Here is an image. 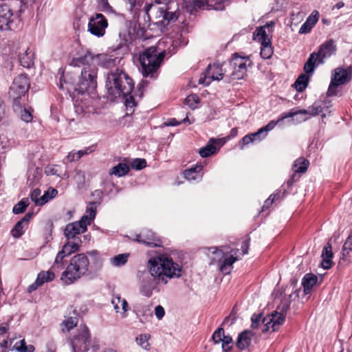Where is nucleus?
Instances as JSON below:
<instances>
[{"mask_svg":"<svg viewBox=\"0 0 352 352\" xmlns=\"http://www.w3.org/2000/svg\"><path fill=\"white\" fill-rule=\"evenodd\" d=\"M148 269L153 280L142 285L144 296L150 297L157 285H166L169 280L181 276L182 267L166 254H160L151 258L148 261Z\"/></svg>","mask_w":352,"mask_h":352,"instance_id":"f257e3e1","label":"nucleus"},{"mask_svg":"<svg viewBox=\"0 0 352 352\" xmlns=\"http://www.w3.org/2000/svg\"><path fill=\"white\" fill-rule=\"evenodd\" d=\"M106 88L108 94L113 98H125V105L127 108L135 106L133 96H131L134 89V82L123 70L116 69L107 74Z\"/></svg>","mask_w":352,"mask_h":352,"instance_id":"f03ea898","label":"nucleus"},{"mask_svg":"<svg viewBox=\"0 0 352 352\" xmlns=\"http://www.w3.org/2000/svg\"><path fill=\"white\" fill-rule=\"evenodd\" d=\"M170 10L168 5L158 1L148 3L143 9L144 21L157 26L166 27L170 23L176 21L178 18L177 11Z\"/></svg>","mask_w":352,"mask_h":352,"instance_id":"7ed1b4c3","label":"nucleus"},{"mask_svg":"<svg viewBox=\"0 0 352 352\" xmlns=\"http://www.w3.org/2000/svg\"><path fill=\"white\" fill-rule=\"evenodd\" d=\"M89 265V259L85 254L74 255L65 270L61 272V281L66 285L74 283L87 273Z\"/></svg>","mask_w":352,"mask_h":352,"instance_id":"20e7f679","label":"nucleus"},{"mask_svg":"<svg viewBox=\"0 0 352 352\" xmlns=\"http://www.w3.org/2000/svg\"><path fill=\"white\" fill-rule=\"evenodd\" d=\"M164 58V52H158L155 47L144 50L139 56L140 70L144 78L155 79Z\"/></svg>","mask_w":352,"mask_h":352,"instance_id":"39448f33","label":"nucleus"},{"mask_svg":"<svg viewBox=\"0 0 352 352\" xmlns=\"http://www.w3.org/2000/svg\"><path fill=\"white\" fill-rule=\"evenodd\" d=\"M81 76L75 91L78 94L92 92L97 87L98 68L91 65H82Z\"/></svg>","mask_w":352,"mask_h":352,"instance_id":"423d86ee","label":"nucleus"},{"mask_svg":"<svg viewBox=\"0 0 352 352\" xmlns=\"http://www.w3.org/2000/svg\"><path fill=\"white\" fill-rule=\"evenodd\" d=\"M91 65L94 67L100 65L103 67H109L114 64V60L106 54H92L90 52L79 57L73 58L70 65L74 67H81L82 65Z\"/></svg>","mask_w":352,"mask_h":352,"instance_id":"0eeeda50","label":"nucleus"},{"mask_svg":"<svg viewBox=\"0 0 352 352\" xmlns=\"http://www.w3.org/2000/svg\"><path fill=\"white\" fill-rule=\"evenodd\" d=\"M252 64L248 56H240L234 53L230 60L228 65L232 70L230 76L235 80L243 79L247 74V66Z\"/></svg>","mask_w":352,"mask_h":352,"instance_id":"6e6552de","label":"nucleus"},{"mask_svg":"<svg viewBox=\"0 0 352 352\" xmlns=\"http://www.w3.org/2000/svg\"><path fill=\"white\" fill-rule=\"evenodd\" d=\"M30 81L25 74H20L14 78L9 89V97L12 100V104L21 102L30 88Z\"/></svg>","mask_w":352,"mask_h":352,"instance_id":"1a4fd4ad","label":"nucleus"},{"mask_svg":"<svg viewBox=\"0 0 352 352\" xmlns=\"http://www.w3.org/2000/svg\"><path fill=\"white\" fill-rule=\"evenodd\" d=\"M289 309L287 304H283L280 308V312L274 311L272 314L265 317L262 322L263 324V332L277 331L285 320V314Z\"/></svg>","mask_w":352,"mask_h":352,"instance_id":"9d476101","label":"nucleus"},{"mask_svg":"<svg viewBox=\"0 0 352 352\" xmlns=\"http://www.w3.org/2000/svg\"><path fill=\"white\" fill-rule=\"evenodd\" d=\"M352 72L342 67L335 69L331 73V82L327 94L333 96L337 94V87L349 82L351 79Z\"/></svg>","mask_w":352,"mask_h":352,"instance_id":"9b49d317","label":"nucleus"},{"mask_svg":"<svg viewBox=\"0 0 352 352\" xmlns=\"http://www.w3.org/2000/svg\"><path fill=\"white\" fill-rule=\"evenodd\" d=\"M91 344V336L86 325L80 326V333L75 336L72 342L74 352H86Z\"/></svg>","mask_w":352,"mask_h":352,"instance_id":"f8f14e48","label":"nucleus"},{"mask_svg":"<svg viewBox=\"0 0 352 352\" xmlns=\"http://www.w3.org/2000/svg\"><path fill=\"white\" fill-rule=\"evenodd\" d=\"M107 26L108 22L104 16L97 13L89 19L88 31L94 36L102 37L104 35Z\"/></svg>","mask_w":352,"mask_h":352,"instance_id":"ddd939ff","label":"nucleus"},{"mask_svg":"<svg viewBox=\"0 0 352 352\" xmlns=\"http://www.w3.org/2000/svg\"><path fill=\"white\" fill-rule=\"evenodd\" d=\"M226 72H227L226 68L223 69L222 65L219 63H215L212 65H209L206 70L204 77L199 79V83L209 85L212 80L223 79Z\"/></svg>","mask_w":352,"mask_h":352,"instance_id":"4468645a","label":"nucleus"},{"mask_svg":"<svg viewBox=\"0 0 352 352\" xmlns=\"http://www.w3.org/2000/svg\"><path fill=\"white\" fill-rule=\"evenodd\" d=\"M87 220L86 216H82L81 219L73 223H68L64 230L65 236L68 240H76V236L87 231V226L85 223Z\"/></svg>","mask_w":352,"mask_h":352,"instance_id":"2eb2a0df","label":"nucleus"},{"mask_svg":"<svg viewBox=\"0 0 352 352\" xmlns=\"http://www.w3.org/2000/svg\"><path fill=\"white\" fill-rule=\"evenodd\" d=\"M331 106V102L329 100L316 101L310 107V110H291L292 112H296V115L302 114L311 116H316L320 113H324L329 107Z\"/></svg>","mask_w":352,"mask_h":352,"instance_id":"dca6fc26","label":"nucleus"},{"mask_svg":"<svg viewBox=\"0 0 352 352\" xmlns=\"http://www.w3.org/2000/svg\"><path fill=\"white\" fill-rule=\"evenodd\" d=\"M186 4L193 8H201L204 5L217 10H222L228 4L229 0H184Z\"/></svg>","mask_w":352,"mask_h":352,"instance_id":"f3484780","label":"nucleus"},{"mask_svg":"<svg viewBox=\"0 0 352 352\" xmlns=\"http://www.w3.org/2000/svg\"><path fill=\"white\" fill-rule=\"evenodd\" d=\"M135 240L149 247H160L162 242L156 234L151 230H144L135 235Z\"/></svg>","mask_w":352,"mask_h":352,"instance_id":"a211bd4d","label":"nucleus"},{"mask_svg":"<svg viewBox=\"0 0 352 352\" xmlns=\"http://www.w3.org/2000/svg\"><path fill=\"white\" fill-rule=\"evenodd\" d=\"M19 4V0H6L0 2V14L13 22L14 12H16Z\"/></svg>","mask_w":352,"mask_h":352,"instance_id":"6ab92c4d","label":"nucleus"},{"mask_svg":"<svg viewBox=\"0 0 352 352\" xmlns=\"http://www.w3.org/2000/svg\"><path fill=\"white\" fill-rule=\"evenodd\" d=\"M336 51V45L334 43L333 40L330 39L325 43H322L318 49L317 52L318 58H319V63L323 64L324 59L330 57Z\"/></svg>","mask_w":352,"mask_h":352,"instance_id":"aec40b11","label":"nucleus"},{"mask_svg":"<svg viewBox=\"0 0 352 352\" xmlns=\"http://www.w3.org/2000/svg\"><path fill=\"white\" fill-rule=\"evenodd\" d=\"M319 12L318 10H314L311 14L307 17L305 22L302 25L299 30V34H307L309 33L311 29L314 27L319 19Z\"/></svg>","mask_w":352,"mask_h":352,"instance_id":"412c9836","label":"nucleus"},{"mask_svg":"<svg viewBox=\"0 0 352 352\" xmlns=\"http://www.w3.org/2000/svg\"><path fill=\"white\" fill-rule=\"evenodd\" d=\"M23 103L21 102L12 104L14 111L21 117V119L25 122H30L32 120L33 116L32 110L23 107Z\"/></svg>","mask_w":352,"mask_h":352,"instance_id":"4be33fe9","label":"nucleus"},{"mask_svg":"<svg viewBox=\"0 0 352 352\" xmlns=\"http://www.w3.org/2000/svg\"><path fill=\"white\" fill-rule=\"evenodd\" d=\"M253 336L254 333L251 331L245 330L241 332L237 338V347L241 350L247 349L251 344Z\"/></svg>","mask_w":352,"mask_h":352,"instance_id":"5701e85b","label":"nucleus"},{"mask_svg":"<svg viewBox=\"0 0 352 352\" xmlns=\"http://www.w3.org/2000/svg\"><path fill=\"white\" fill-rule=\"evenodd\" d=\"M274 25V22H270V23H267L266 25L256 28L254 33V39L258 41L261 44L270 43L271 41V38L267 34L266 28H269L270 26L272 27Z\"/></svg>","mask_w":352,"mask_h":352,"instance_id":"b1692460","label":"nucleus"},{"mask_svg":"<svg viewBox=\"0 0 352 352\" xmlns=\"http://www.w3.org/2000/svg\"><path fill=\"white\" fill-rule=\"evenodd\" d=\"M111 303L116 312H121L122 317H126V312L128 311V302L124 298H122L120 296H113L111 299Z\"/></svg>","mask_w":352,"mask_h":352,"instance_id":"393cba45","label":"nucleus"},{"mask_svg":"<svg viewBox=\"0 0 352 352\" xmlns=\"http://www.w3.org/2000/svg\"><path fill=\"white\" fill-rule=\"evenodd\" d=\"M322 266L324 269L328 270L333 265L332 258L333 252L332 247L330 243H327V245L323 248L322 252Z\"/></svg>","mask_w":352,"mask_h":352,"instance_id":"a878e982","label":"nucleus"},{"mask_svg":"<svg viewBox=\"0 0 352 352\" xmlns=\"http://www.w3.org/2000/svg\"><path fill=\"white\" fill-rule=\"evenodd\" d=\"M318 281V276L314 274L308 273L306 274L302 280V285L303 286L304 292L305 294L310 293L313 287L316 284Z\"/></svg>","mask_w":352,"mask_h":352,"instance_id":"bb28decb","label":"nucleus"},{"mask_svg":"<svg viewBox=\"0 0 352 352\" xmlns=\"http://www.w3.org/2000/svg\"><path fill=\"white\" fill-rule=\"evenodd\" d=\"M202 170V166H196L195 167H192L184 171V177L188 181L200 179L203 175Z\"/></svg>","mask_w":352,"mask_h":352,"instance_id":"cd10ccee","label":"nucleus"},{"mask_svg":"<svg viewBox=\"0 0 352 352\" xmlns=\"http://www.w3.org/2000/svg\"><path fill=\"white\" fill-rule=\"evenodd\" d=\"M220 140H215L214 138H211L209 142L204 147L201 148L199 150V153L202 157H207L214 154L217 148L214 145V144L220 143Z\"/></svg>","mask_w":352,"mask_h":352,"instance_id":"c85d7f7f","label":"nucleus"},{"mask_svg":"<svg viewBox=\"0 0 352 352\" xmlns=\"http://www.w3.org/2000/svg\"><path fill=\"white\" fill-rule=\"evenodd\" d=\"M342 258L348 262H352V233L347 237L342 246Z\"/></svg>","mask_w":352,"mask_h":352,"instance_id":"c756f323","label":"nucleus"},{"mask_svg":"<svg viewBox=\"0 0 352 352\" xmlns=\"http://www.w3.org/2000/svg\"><path fill=\"white\" fill-rule=\"evenodd\" d=\"M318 54L311 53L304 65V71L306 74H312L316 66L320 65Z\"/></svg>","mask_w":352,"mask_h":352,"instance_id":"7c9ffc66","label":"nucleus"},{"mask_svg":"<svg viewBox=\"0 0 352 352\" xmlns=\"http://www.w3.org/2000/svg\"><path fill=\"white\" fill-rule=\"evenodd\" d=\"M34 54L28 48L20 55L19 62L23 67L30 68L34 64Z\"/></svg>","mask_w":352,"mask_h":352,"instance_id":"2f4dec72","label":"nucleus"},{"mask_svg":"<svg viewBox=\"0 0 352 352\" xmlns=\"http://www.w3.org/2000/svg\"><path fill=\"white\" fill-rule=\"evenodd\" d=\"M80 240L69 241L63 246L60 250L65 255L69 256L72 253H74L79 250Z\"/></svg>","mask_w":352,"mask_h":352,"instance_id":"473e14b6","label":"nucleus"},{"mask_svg":"<svg viewBox=\"0 0 352 352\" xmlns=\"http://www.w3.org/2000/svg\"><path fill=\"white\" fill-rule=\"evenodd\" d=\"M296 116V112H292L291 111L285 114V116L280 117L278 118L276 121L272 120L270 121L267 125H265L263 127H261L263 131L265 132V134L263 135V138H265L267 135V133L268 131H272L280 122L283 121L284 119L287 118H292L294 116Z\"/></svg>","mask_w":352,"mask_h":352,"instance_id":"72a5a7b5","label":"nucleus"},{"mask_svg":"<svg viewBox=\"0 0 352 352\" xmlns=\"http://www.w3.org/2000/svg\"><path fill=\"white\" fill-rule=\"evenodd\" d=\"M238 251L239 250H236V251H234V252L230 257L226 258L223 260L219 270L224 274H230V270L229 267H231L232 264L238 259L237 257L234 256L236 254V252Z\"/></svg>","mask_w":352,"mask_h":352,"instance_id":"f704fd0d","label":"nucleus"},{"mask_svg":"<svg viewBox=\"0 0 352 352\" xmlns=\"http://www.w3.org/2000/svg\"><path fill=\"white\" fill-rule=\"evenodd\" d=\"M309 162L303 157L297 159L293 166L292 170L294 173H304L307 171Z\"/></svg>","mask_w":352,"mask_h":352,"instance_id":"c9c22d12","label":"nucleus"},{"mask_svg":"<svg viewBox=\"0 0 352 352\" xmlns=\"http://www.w3.org/2000/svg\"><path fill=\"white\" fill-rule=\"evenodd\" d=\"M130 170L129 166L126 164L119 163L113 166L109 171L110 175H114L117 177H122L128 174Z\"/></svg>","mask_w":352,"mask_h":352,"instance_id":"e433bc0d","label":"nucleus"},{"mask_svg":"<svg viewBox=\"0 0 352 352\" xmlns=\"http://www.w3.org/2000/svg\"><path fill=\"white\" fill-rule=\"evenodd\" d=\"M41 190L38 188L34 189L30 195V197L32 201L37 206H43L46 204L45 197L46 195H41Z\"/></svg>","mask_w":352,"mask_h":352,"instance_id":"4c0bfd02","label":"nucleus"},{"mask_svg":"<svg viewBox=\"0 0 352 352\" xmlns=\"http://www.w3.org/2000/svg\"><path fill=\"white\" fill-rule=\"evenodd\" d=\"M309 77L306 74H301L294 82V87L298 91H304L307 87Z\"/></svg>","mask_w":352,"mask_h":352,"instance_id":"58836bf2","label":"nucleus"},{"mask_svg":"<svg viewBox=\"0 0 352 352\" xmlns=\"http://www.w3.org/2000/svg\"><path fill=\"white\" fill-rule=\"evenodd\" d=\"M91 151H92V150L88 147V148H86L85 150H80L77 152H74V151L69 152L66 157L69 162H72L75 160H79L83 155L88 154L89 153H91Z\"/></svg>","mask_w":352,"mask_h":352,"instance_id":"ea45409f","label":"nucleus"},{"mask_svg":"<svg viewBox=\"0 0 352 352\" xmlns=\"http://www.w3.org/2000/svg\"><path fill=\"white\" fill-rule=\"evenodd\" d=\"M129 254H120L111 258V263L116 267L124 265L128 261Z\"/></svg>","mask_w":352,"mask_h":352,"instance_id":"a19ab883","label":"nucleus"},{"mask_svg":"<svg viewBox=\"0 0 352 352\" xmlns=\"http://www.w3.org/2000/svg\"><path fill=\"white\" fill-rule=\"evenodd\" d=\"M261 56L264 59H268L271 58L273 54V47L272 45V42L267 43L261 44Z\"/></svg>","mask_w":352,"mask_h":352,"instance_id":"79ce46f5","label":"nucleus"},{"mask_svg":"<svg viewBox=\"0 0 352 352\" xmlns=\"http://www.w3.org/2000/svg\"><path fill=\"white\" fill-rule=\"evenodd\" d=\"M54 279V276L52 272L47 271V272H41L38 274L36 281L37 283L40 285H43L46 282L52 281Z\"/></svg>","mask_w":352,"mask_h":352,"instance_id":"37998d69","label":"nucleus"},{"mask_svg":"<svg viewBox=\"0 0 352 352\" xmlns=\"http://www.w3.org/2000/svg\"><path fill=\"white\" fill-rule=\"evenodd\" d=\"M150 335L147 333L140 334L136 338L137 344L145 350L149 349L148 340L150 339Z\"/></svg>","mask_w":352,"mask_h":352,"instance_id":"c03bdc74","label":"nucleus"},{"mask_svg":"<svg viewBox=\"0 0 352 352\" xmlns=\"http://www.w3.org/2000/svg\"><path fill=\"white\" fill-rule=\"evenodd\" d=\"M29 205L28 199H23L21 200L18 204H16L12 209V212L14 214H19L23 212L27 206Z\"/></svg>","mask_w":352,"mask_h":352,"instance_id":"a18cd8bd","label":"nucleus"},{"mask_svg":"<svg viewBox=\"0 0 352 352\" xmlns=\"http://www.w3.org/2000/svg\"><path fill=\"white\" fill-rule=\"evenodd\" d=\"M95 204L91 203L90 207H87L86 210V216L87 217V220L85 222L87 226L90 225L92 220L95 218L96 214V208L94 206Z\"/></svg>","mask_w":352,"mask_h":352,"instance_id":"49530a36","label":"nucleus"},{"mask_svg":"<svg viewBox=\"0 0 352 352\" xmlns=\"http://www.w3.org/2000/svg\"><path fill=\"white\" fill-rule=\"evenodd\" d=\"M221 342V347L223 351L227 352L232 348L233 340L231 336L224 335Z\"/></svg>","mask_w":352,"mask_h":352,"instance_id":"de8ad7c7","label":"nucleus"},{"mask_svg":"<svg viewBox=\"0 0 352 352\" xmlns=\"http://www.w3.org/2000/svg\"><path fill=\"white\" fill-rule=\"evenodd\" d=\"M13 22L8 20V18L4 17L3 15L0 14V30L7 31L12 30Z\"/></svg>","mask_w":352,"mask_h":352,"instance_id":"09e8293b","label":"nucleus"},{"mask_svg":"<svg viewBox=\"0 0 352 352\" xmlns=\"http://www.w3.org/2000/svg\"><path fill=\"white\" fill-rule=\"evenodd\" d=\"M23 224L19 221L11 230V234L14 238H19L23 234Z\"/></svg>","mask_w":352,"mask_h":352,"instance_id":"8fccbe9b","label":"nucleus"},{"mask_svg":"<svg viewBox=\"0 0 352 352\" xmlns=\"http://www.w3.org/2000/svg\"><path fill=\"white\" fill-rule=\"evenodd\" d=\"M198 102L199 98L196 94L189 95L185 99V104L192 109L197 107V104Z\"/></svg>","mask_w":352,"mask_h":352,"instance_id":"3c124183","label":"nucleus"},{"mask_svg":"<svg viewBox=\"0 0 352 352\" xmlns=\"http://www.w3.org/2000/svg\"><path fill=\"white\" fill-rule=\"evenodd\" d=\"M78 320L76 317H69L67 320H64L63 324L65 327L67 331H70L78 324Z\"/></svg>","mask_w":352,"mask_h":352,"instance_id":"603ef678","label":"nucleus"},{"mask_svg":"<svg viewBox=\"0 0 352 352\" xmlns=\"http://www.w3.org/2000/svg\"><path fill=\"white\" fill-rule=\"evenodd\" d=\"M146 166V161L142 158H136L131 163L133 169L142 170Z\"/></svg>","mask_w":352,"mask_h":352,"instance_id":"864d4df0","label":"nucleus"},{"mask_svg":"<svg viewBox=\"0 0 352 352\" xmlns=\"http://www.w3.org/2000/svg\"><path fill=\"white\" fill-rule=\"evenodd\" d=\"M305 16V12L299 11L297 13H292L291 15V23L294 25L298 24L300 21H302Z\"/></svg>","mask_w":352,"mask_h":352,"instance_id":"5fc2aeb1","label":"nucleus"},{"mask_svg":"<svg viewBox=\"0 0 352 352\" xmlns=\"http://www.w3.org/2000/svg\"><path fill=\"white\" fill-rule=\"evenodd\" d=\"M224 335L223 329L220 327L214 332L212 338L214 343L218 344L221 342Z\"/></svg>","mask_w":352,"mask_h":352,"instance_id":"6e6d98bb","label":"nucleus"},{"mask_svg":"<svg viewBox=\"0 0 352 352\" xmlns=\"http://www.w3.org/2000/svg\"><path fill=\"white\" fill-rule=\"evenodd\" d=\"M129 5V10L132 12H136L140 7V0H124Z\"/></svg>","mask_w":352,"mask_h":352,"instance_id":"4d7b16f0","label":"nucleus"},{"mask_svg":"<svg viewBox=\"0 0 352 352\" xmlns=\"http://www.w3.org/2000/svg\"><path fill=\"white\" fill-rule=\"evenodd\" d=\"M209 250H211L212 254L216 255V257L212 259V263L216 260L220 261L224 257V252L223 250H219L215 247L210 248Z\"/></svg>","mask_w":352,"mask_h":352,"instance_id":"13d9d810","label":"nucleus"},{"mask_svg":"<svg viewBox=\"0 0 352 352\" xmlns=\"http://www.w3.org/2000/svg\"><path fill=\"white\" fill-rule=\"evenodd\" d=\"M65 268V264L53 263L49 272H52L54 277L56 274H60Z\"/></svg>","mask_w":352,"mask_h":352,"instance_id":"bf43d9fd","label":"nucleus"},{"mask_svg":"<svg viewBox=\"0 0 352 352\" xmlns=\"http://www.w3.org/2000/svg\"><path fill=\"white\" fill-rule=\"evenodd\" d=\"M148 81L147 80H142L138 85V87H137V95H138L140 98L142 97L143 96V92H144V90L145 89V88L148 86Z\"/></svg>","mask_w":352,"mask_h":352,"instance_id":"052dcab7","label":"nucleus"},{"mask_svg":"<svg viewBox=\"0 0 352 352\" xmlns=\"http://www.w3.org/2000/svg\"><path fill=\"white\" fill-rule=\"evenodd\" d=\"M58 193V191L55 188H50L47 190L45 191L43 195H46L45 199L46 203L54 198Z\"/></svg>","mask_w":352,"mask_h":352,"instance_id":"680f3d73","label":"nucleus"},{"mask_svg":"<svg viewBox=\"0 0 352 352\" xmlns=\"http://www.w3.org/2000/svg\"><path fill=\"white\" fill-rule=\"evenodd\" d=\"M14 347L19 352H25L28 349L24 340H21L19 342H16Z\"/></svg>","mask_w":352,"mask_h":352,"instance_id":"e2e57ef3","label":"nucleus"},{"mask_svg":"<svg viewBox=\"0 0 352 352\" xmlns=\"http://www.w3.org/2000/svg\"><path fill=\"white\" fill-rule=\"evenodd\" d=\"M252 137H253L254 141H261L262 139H264L265 138H263V135L265 134V132L262 129V128L259 129L256 132L250 133Z\"/></svg>","mask_w":352,"mask_h":352,"instance_id":"0e129e2a","label":"nucleus"},{"mask_svg":"<svg viewBox=\"0 0 352 352\" xmlns=\"http://www.w3.org/2000/svg\"><path fill=\"white\" fill-rule=\"evenodd\" d=\"M253 142H254V141L253 137H252L251 134H248V135H245L242 138L241 142V149H243V146L245 145H248L250 143Z\"/></svg>","mask_w":352,"mask_h":352,"instance_id":"69168bd1","label":"nucleus"},{"mask_svg":"<svg viewBox=\"0 0 352 352\" xmlns=\"http://www.w3.org/2000/svg\"><path fill=\"white\" fill-rule=\"evenodd\" d=\"M75 179L79 184H83L85 180V175L84 172L81 170H77L75 175Z\"/></svg>","mask_w":352,"mask_h":352,"instance_id":"338daca9","label":"nucleus"},{"mask_svg":"<svg viewBox=\"0 0 352 352\" xmlns=\"http://www.w3.org/2000/svg\"><path fill=\"white\" fill-rule=\"evenodd\" d=\"M164 314H165L164 309L161 305H157L155 308V314L156 317L157 318V319L161 320L164 317Z\"/></svg>","mask_w":352,"mask_h":352,"instance_id":"774afa93","label":"nucleus"}]
</instances>
